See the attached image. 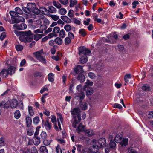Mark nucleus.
I'll use <instances>...</instances> for the list:
<instances>
[{"mask_svg":"<svg viewBox=\"0 0 153 153\" xmlns=\"http://www.w3.org/2000/svg\"><path fill=\"white\" fill-rule=\"evenodd\" d=\"M49 85H46L44 86L40 90V92L41 94H42L43 92L46 91L48 90V87Z\"/></svg>","mask_w":153,"mask_h":153,"instance_id":"ea45409f","label":"nucleus"},{"mask_svg":"<svg viewBox=\"0 0 153 153\" xmlns=\"http://www.w3.org/2000/svg\"><path fill=\"white\" fill-rule=\"evenodd\" d=\"M78 79L80 81V82H83L85 79V77L82 74L79 75L78 77Z\"/></svg>","mask_w":153,"mask_h":153,"instance_id":"c756f323","label":"nucleus"},{"mask_svg":"<svg viewBox=\"0 0 153 153\" xmlns=\"http://www.w3.org/2000/svg\"><path fill=\"white\" fill-rule=\"evenodd\" d=\"M47 36L49 38H51L53 37H56L57 36V35L56 34L52 33H51L49 34Z\"/></svg>","mask_w":153,"mask_h":153,"instance_id":"338daca9","label":"nucleus"},{"mask_svg":"<svg viewBox=\"0 0 153 153\" xmlns=\"http://www.w3.org/2000/svg\"><path fill=\"white\" fill-rule=\"evenodd\" d=\"M57 24H59L61 27H63V25L64 24V22L61 19H59L57 22Z\"/></svg>","mask_w":153,"mask_h":153,"instance_id":"4d7b16f0","label":"nucleus"},{"mask_svg":"<svg viewBox=\"0 0 153 153\" xmlns=\"http://www.w3.org/2000/svg\"><path fill=\"white\" fill-rule=\"evenodd\" d=\"M27 153H38V151L35 146H33L30 148L28 149L26 151Z\"/></svg>","mask_w":153,"mask_h":153,"instance_id":"dca6fc26","label":"nucleus"},{"mask_svg":"<svg viewBox=\"0 0 153 153\" xmlns=\"http://www.w3.org/2000/svg\"><path fill=\"white\" fill-rule=\"evenodd\" d=\"M15 10L16 11L17 14H19L21 15L23 13L22 10L19 7H16L15 8Z\"/></svg>","mask_w":153,"mask_h":153,"instance_id":"79ce46f5","label":"nucleus"},{"mask_svg":"<svg viewBox=\"0 0 153 153\" xmlns=\"http://www.w3.org/2000/svg\"><path fill=\"white\" fill-rule=\"evenodd\" d=\"M6 36V33L5 32H2L0 36V39L1 40H3Z\"/></svg>","mask_w":153,"mask_h":153,"instance_id":"69168bd1","label":"nucleus"},{"mask_svg":"<svg viewBox=\"0 0 153 153\" xmlns=\"http://www.w3.org/2000/svg\"><path fill=\"white\" fill-rule=\"evenodd\" d=\"M100 148L98 145H94L91 148V151L93 153H96L98 151Z\"/></svg>","mask_w":153,"mask_h":153,"instance_id":"2eb2a0df","label":"nucleus"},{"mask_svg":"<svg viewBox=\"0 0 153 153\" xmlns=\"http://www.w3.org/2000/svg\"><path fill=\"white\" fill-rule=\"evenodd\" d=\"M32 123V119L29 117H27L26 118V124L27 127H30Z\"/></svg>","mask_w":153,"mask_h":153,"instance_id":"aec40b11","label":"nucleus"},{"mask_svg":"<svg viewBox=\"0 0 153 153\" xmlns=\"http://www.w3.org/2000/svg\"><path fill=\"white\" fill-rule=\"evenodd\" d=\"M81 115H74L73 117L74 120L72 123V126L75 128H77L76 131L78 133L84 131L85 128V126L80 123L78 126L77 125L81 120Z\"/></svg>","mask_w":153,"mask_h":153,"instance_id":"f257e3e1","label":"nucleus"},{"mask_svg":"<svg viewBox=\"0 0 153 153\" xmlns=\"http://www.w3.org/2000/svg\"><path fill=\"white\" fill-rule=\"evenodd\" d=\"M88 76L91 79H94L96 76L92 72L89 73L88 74Z\"/></svg>","mask_w":153,"mask_h":153,"instance_id":"e2e57ef3","label":"nucleus"},{"mask_svg":"<svg viewBox=\"0 0 153 153\" xmlns=\"http://www.w3.org/2000/svg\"><path fill=\"white\" fill-rule=\"evenodd\" d=\"M66 12V10L64 8H61L59 10V13L61 15H64L65 14Z\"/></svg>","mask_w":153,"mask_h":153,"instance_id":"de8ad7c7","label":"nucleus"},{"mask_svg":"<svg viewBox=\"0 0 153 153\" xmlns=\"http://www.w3.org/2000/svg\"><path fill=\"white\" fill-rule=\"evenodd\" d=\"M77 1L76 0H70V6L72 7L77 3Z\"/></svg>","mask_w":153,"mask_h":153,"instance_id":"37998d69","label":"nucleus"},{"mask_svg":"<svg viewBox=\"0 0 153 153\" xmlns=\"http://www.w3.org/2000/svg\"><path fill=\"white\" fill-rule=\"evenodd\" d=\"M85 97L84 93L82 91H81L80 93L79 94L77 95L75 97V98L77 99L78 100L79 99L81 100L83 99Z\"/></svg>","mask_w":153,"mask_h":153,"instance_id":"a211bd4d","label":"nucleus"},{"mask_svg":"<svg viewBox=\"0 0 153 153\" xmlns=\"http://www.w3.org/2000/svg\"><path fill=\"white\" fill-rule=\"evenodd\" d=\"M34 131L33 128L30 127L27 130V134L29 135H32L33 134Z\"/></svg>","mask_w":153,"mask_h":153,"instance_id":"49530a36","label":"nucleus"},{"mask_svg":"<svg viewBox=\"0 0 153 153\" xmlns=\"http://www.w3.org/2000/svg\"><path fill=\"white\" fill-rule=\"evenodd\" d=\"M44 140L43 141V144L46 146H48L50 145L51 140H48L47 139H44Z\"/></svg>","mask_w":153,"mask_h":153,"instance_id":"8fccbe9b","label":"nucleus"},{"mask_svg":"<svg viewBox=\"0 0 153 153\" xmlns=\"http://www.w3.org/2000/svg\"><path fill=\"white\" fill-rule=\"evenodd\" d=\"M48 11L51 13H55L56 12V10L52 6H50L48 7Z\"/></svg>","mask_w":153,"mask_h":153,"instance_id":"2f4dec72","label":"nucleus"},{"mask_svg":"<svg viewBox=\"0 0 153 153\" xmlns=\"http://www.w3.org/2000/svg\"><path fill=\"white\" fill-rule=\"evenodd\" d=\"M86 85H85V88H86V86H92L93 85V83L92 82H90L89 80H87L86 82Z\"/></svg>","mask_w":153,"mask_h":153,"instance_id":"bf43d9fd","label":"nucleus"},{"mask_svg":"<svg viewBox=\"0 0 153 153\" xmlns=\"http://www.w3.org/2000/svg\"><path fill=\"white\" fill-rule=\"evenodd\" d=\"M24 21V18L21 16H18L16 18H13L12 19V23H19Z\"/></svg>","mask_w":153,"mask_h":153,"instance_id":"6e6552de","label":"nucleus"},{"mask_svg":"<svg viewBox=\"0 0 153 153\" xmlns=\"http://www.w3.org/2000/svg\"><path fill=\"white\" fill-rule=\"evenodd\" d=\"M80 107L83 110H85L87 108V103L86 102H83L82 101H81L80 103Z\"/></svg>","mask_w":153,"mask_h":153,"instance_id":"393cba45","label":"nucleus"},{"mask_svg":"<svg viewBox=\"0 0 153 153\" xmlns=\"http://www.w3.org/2000/svg\"><path fill=\"white\" fill-rule=\"evenodd\" d=\"M13 27L20 30H23L27 28V25L24 23H22L20 25L16 24L13 25Z\"/></svg>","mask_w":153,"mask_h":153,"instance_id":"1a4fd4ad","label":"nucleus"},{"mask_svg":"<svg viewBox=\"0 0 153 153\" xmlns=\"http://www.w3.org/2000/svg\"><path fill=\"white\" fill-rule=\"evenodd\" d=\"M128 139L127 138H122L121 141L120 142V144L122 147L126 146L128 144Z\"/></svg>","mask_w":153,"mask_h":153,"instance_id":"ddd939ff","label":"nucleus"},{"mask_svg":"<svg viewBox=\"0 0 153 153\" xmlns=\"http://www.w3.org/2000/svg\"><path fill=\"white\" fill-rule=\"evenodd\" d=\"M76 89L79 92H81L82 90V87L81 85H78L76 87Z\"/></svg>","mask_w":153,"mask_h":153,"instance_id":"774afa93","label":"nucleus"},{"mask_svg":"<svg viewBox=\"0 0 153 153\" xmlns=\"http://www.w3.org/2000/svg\"><path fill=\"white\" fill-rule=\"evenodd\" d=\"M50 16L55 21H57L59 18V16L56 15H50Z\"/></svg>","mask_w":153,"mask_h":153,"instance_id":"58836bf2","label":"nucleus"},{"mask_svg":"<svg viewBox=\"0 0 153 153\" xmlns=\"http://www.w3.org/2000/svg\"><path fill=\"white\" fill-rule=\"evenodd\" d=\"M27 6L29 7H31V8L30 9L33 13L36 14H38L40 13V9L39 10L38 8L35 7V4L31 3H28L27 4Z\"/></svg>","mask_w":153,"mask_h":153,"instance_id":"39448f33","label":"nucleus"},{"mask_svg":"<svg viewBox=\"0 0 153 153\" xmlns=\"http://www.w3.org/2000/svg\"><path fill=\"white\" fill-rule=\"evenodd\" d=\"M55 42L58 45H60L62 43V40L60 38L57 37L55 39Z\"/></svg>","mask_w":153,"mask_h":153,"instance_id":"473e14b6","label":"nucleus"},{"mask_svg":"<svg viewBox=\"0 0 153 153\" xmlns=\"http://www.w3.org/2000/svg\"><path fill=\"white\" fill-rule=\"evenodd\" d=\"M39 150L41 153H48V151L46 146H42L40 147Z\"/></svg>","mask_w":153,"mask_h":153,"instance_id":"5701e85b","label":"nucleus"},{"mask_svg":"<svg viewBox=\"0 0 153 153\" xmlns=\"http://www.w3.org/2000/svg\"><path fill=\"white\" fill-rule=\"evenodd\" d=\"M15 68L13 66H10L8 69L7 71L9 74L12 75L15 73Z\"/></svg>","mask_w":153,"mask_h":153,"instance_id":"4be33fe9","label":"nucleus"},{"mask_svg":"<svg viewBox=\"0 0 153 153\" xmlns=\"http://www.w3.org/2000/svg\"><path fill=\"white\" fill-rule=\"evenodd\" d=\"M15 48L17 51H21L23 49V46L19 44L16 45Z\"/></svg>","mask_w":153,"mask_h":153,"instance_id":"a18cd8bd","label":"nucleus"},{"mask_svg":"<svg viewBox=\"0 0 153 153\" xmlns=\"http://www.w3.org/2000/svg\"><path fill=\"white\" fill-rule=\"evenodd\" d=\"M28 112L30 115H33L34 114V112L32 109V107L31 106L28 107Z\"/></svg>","mask_w":153,"mask_h":153,"instance_id":"680f3d73","label":"nucleus"},{"mask_svg":"<svg viewBox=\"0 0 153 153\" xmlns=\"http://www.w3.org/2000/svg\"><path fill=\"white\" fill-rule=\"evenodd\" d=\"M79 34H81L82 36L83 37L87 35L85 31V30L83 29H80L79 30Z\"/></svg>","mask_w":153,"mask_h":153,"instance_id":"c03bdc74","label":"nucleus"},{"mask_svg":"<svg viewBox=\"0 0 153 153\" xmlns=\"http://www.w3.org/2000/svg\"><path fill=\"white\" fill-rule=\"evenodd\" d=\"M81 56V57L80 58V62L82 64L86 63L88 60L87 56Z\"/></svg>","mask_w":153,"mask_h":153,"instance_id":"7c9ffc66","label":"nucleus"},{"mask_svg":"<svg viewBox=\"0 0 153 153\" xmlns=\"http://www.w3.org/2000/svg\"><path fill=\"white\" fill-rule=\"evenodd\" d=\"M142 89L144 91H149L150 90V87L148 85H144L142 87Z\"/></svg>","mask_w":153,"mask_h":153,"instance_id":"a19ab883","label":"nucleus"},{"mask_svg":"<svg viewBox=\"0 0 153 153\" xmlns=\"http://www.w3.org/2000/svg\"><path fill=\"white\" fill-rule=\"evenodd\" d=\"M48 80L50 82H52L54 80V75L52 73L49 74L48 75Z\"/></svg>","mask_w":153,"mask_h":153,"instance_id":"bb28decb","label":"nucleus"},{"mask_svg":"<svg viewBox=\"0 0 153 153\" xmlns=\"http://www.w3.org/2000/svg\"><path fill=\"white\" fill-rule=\"evenodd\" d=\"M60 31V28L58 27H55L53 30V32L54 34H56L59 33Z\"/></svg>","mask_w":153,"mask_h":153,"instance_id":"09e8293b","label":"nucleus"},{"mask_svg":"<svg viewBox=\"0 0 153 153\" xmlns=\"http://www.w3.org/2000/svg\"><path fill=\"white\" fill-rule=\"evenodd\" d=\"M123 135L120 134H118L115 137L114 140L117 143H119L122 139Z\"/></svg>","mask_w":153,"mask_h":153,"instance_id":"4468645a","label":"nucleus"},{"mask_svg":"<svg viewBox=\"0 0 153 153\" xmlns=\"http://www.w3.org/2000/svg\"><path fill=\"white\" fill-rule=\"evenodd\" d=\"M87 95H91L93 93V89L91 88H88L86 91Z\"/></svg>","mask_w":153,"mask_h":153,"instance_id":"c9c22d12","label":"nucleus"},{"mask_svg":"<svg viewBox=\"0 0 153 153\" xmlns=\"http://www.w3.org/2000/svg\"><path fill=\"white\" fill-rule=\"evenodd\" d=\"M86 134L89 136H91L94 134V132L92 130L88 129L85 131Z\"/></svg>","mask_w":153,"mask_h":153,"instance_id":"4c0bfd02","label":"nucleus"},{"mask_svg":"<svg viewBox=\"0 0 153 153\" xmlns=\"http://www.w3.org/2000/svg\"><path fill=\"white\" fill-rule=\"evenodd\" d=\"M33 143L35 145L37 146L39 145L40 143V138L38 136L34 137Z\"/></svg>","mask_w":153,"mask_h":153,"instance_id":"f3484780","label":"nucleus"},{"mask_svg":"<svg viewBox=\"0 0 153 153\" xmlns=\"http://www.w3.org/2000/svg\"><path fill=\"white\" fill-rule=\"evenodd\" d=\"M8 104L7 103V102L6 101L4 100H3L1 101L0 103V106L2 107H8L9 106L7 105Z\"/></svg>","mask_w":153,"mask_h":153,"instance_id":"f704fd0d","label":"nucleus"},{"mask_svg":"<svg viewBox=\"0 0 153 153\" xmlns=\"http://www.w3.org/2000/svg\"><path fill=\"white\" fill-rule=\"evenodd\" d=\"M98 145L100 148L105 146L106 145V139L103 138L100 139L98 140Z\"/></svg>","mask_w":153,"mask_h":153,"instance_id":"0eeeda50","label":"nucleus"},{"mask_svg":"<svg viewBox=\"0 0 153 153\" xmlns=\"http://www.w3.org/2000/svg\"><path fill=\"white\" fill-rule=\"evenodd\" d=\"M8 104H9L10 106L12 108H16L18 105V102L15 99H12L11 101L7 102Z\"/></svg>","mask_w":153,"mask_h":153,"instance_id":"423d86ee","label":"nucleus"},{"mask_svg":"<svg viewBox=\"0 0 153 153\" xmlns=\"http://www.w3.org/2000/svg\"><path fill=\"white\" fill-rule=\"evenodd\" d=\"M39 120L38 117H35L33 119V122L34 124H37L39 122Z\"/></svg>","mask_w":153,"mask_h":153,"instance_id":"052dcab7","label":"nucleus"},{"mask_svg":"<svg viewBox=\"0 0 153 153\" xmlns=\"http://www.w3.org/2000/svg\"><path fill=\"white\" fill-rule=\"evenodd\" d=\"M68 37H69L71 39H73L74 38V35L71 32H69L68 33Z\"/></svg>","mask_w":153,"mask_h":153,"instance_id":"13d9d810","label":"nucleus"},{"mask_svg":"<svg viewBox=\"0 0 153 153\" xmlns=\"http://www.w3.org/2000/svg\"><path fill=\"white\" fill-rule=\"evenodd\" d=\"M58 123V126L60 130H61V123H62L63 120V118L62 115H59L58 118H57Z\"/></svg>","mask_w":153,"mask_h":153,"instance_id":"6ab92c4d","label":"nucleus"},{"mask_svg":"<svg viewBox=\"0 0 153 153\" xmlns=\"http://www.w3.org/2000/svg\"><path fill=\"white\" fill-rule=\"evenodd\" d=\"M9 74L7 70L5 69H3L0 73V75L3 78H6Z\"/></svg>","mask_w":153,"mask_h":153,"instance_id":"9b49d317","label":"nucleus"},{"mask_svg":"<svg viewBox=\"0 0 153 153\" xmlns=\"http://www.w3.org/2000/svg\"><path fill=\"white\" fill-rule=\"evenodd\" d=\"M76 73H82L83 72L82 67L81 65H78L74 70Z\"/></svg>","mask_w":153,"mask_h":153,"instance_id":"412c9836","label":"nucleus"},{"mask_svg":"<svg viewBox=\"0 0 153 153\" xmlns=\"http://www.w3.org/2000/svg\"><path fill=\"white\" fill-rule=\"evenodd\" d=\"M33 54L37 59L39 61L44 64L46 63V59L45 57L43 56L44 53L42 50L34 53Z\"/></svg>","mask_w":153,"mask_h":153,"instance_id":"7ed1b4c3","label":"nucleus"},{"mask_svg":"<svg viewBox=\"0 0 153 153\" xmlns=\"http://www.w3.org/2000/svg\"><path fill=\"white\" fill-rule=\"evenodd\" d=\"M111 148H114L116 146V144L113 140H111L109 144Z\"/></svg>","mask_w":153,"mask_h":153,"instance_id":"5fc2aeb1","label":"nucleus"},{"mask_svg":"<svg viewBox=\"0 0 153 153\" xmlns=\"http://www.w3.org/2000/svg\"><path fill=\"white\" fill-rule=\"evenodd\" d=\"M22 7V10L25 13L29 14L30 13V10H31L30 8H31V7Z\"/></svg>","mask_w":153,"mask_h":153,"instance_id":"cd10ccee","label":"nucleus"},{"mask_svg":"<svg viewBox=\"0 0 153 153\" xmlns=\"http://www.w3.org/2000/svg\"><path fill=\"white\" fill-rule=\"evenodd\" d=\"M41 138L43 139H45L47 136V134L45 132L42 131L40 134Z\"/></svg>","mask_w":153,"mask_h":153,"instance_id":"3c124183","label":"nucleus"},{"mask_svg":"<svg viewBox=\"0 0 153 153\" xmlns=\"http://www.w3.org/2000/svg\"><path fill=\"white\" fill-rule=\"evenodd\" d=\"M65 33L63 29H62L59 33V36L61 38H64L65 36Z\"/></svg>","mask_w":153,"mask_h":153,"instance_id":"b1692460","label":"nucleus"},{"mask_svg":"<svg viewBox=\"0 0 153 153\" xmlns=\"http://www.w3.org/2000/svg\"><path fill=\"white\" fill-rule=\"evenodd\" d=\"M23 34L19 37L20 40L22 42H30L33 39L32 34L30 30L23 32Z\"/></svg>","mask_w":153,"mask_h":153,"instance_id":"f03ea898","label":"nucleus"},{"mask_svg":"<svg viewBox=\"0 0 153 153\" xmlns=\"http://www.w3.org/2000/svg\"><path fill=\"white\" fill-rule=\"evenodd\" d=\"M44 126L47 131H50L52 128V125L51 122L46 120L44 124Z\"/></svg>","mask_w":153,"mask_h":153,"instance_id":"9d476101","label":"nucleus"},{"mask_svg":"<svg viewBox=\"0 0 153 153\" xmlns=\"http://www.w3.org/2000/svg\"><path fill=\"white\" fill-rule=\"evenodd\" d=\"M53 5L58 8H60L61 7V5L60 3L54 1L53 3Z\"/></svg>","mask_w":153,"mask_h":153,"instance_id":"603ef678","label":"nucleus"},{"mask_svg":"<svg viewBox=\"0 0 153 153\" xmlns=\"http://www.w3.org/2000/svg\"><path fill=\"white\" fill-rule=\"evenodd\" d=\"M79 54L80 56H82V54L85 55H89L91 53L90 51L86 48L84 46L80 47L79 48Z\"/></svg>","mask_w":153,"mask_h":153,"instance_id":"20e7f679","label":"nucleus"},{"mask_svg":"<svg viewBox=\"0 0 153 153\" xmlns=\"http://www.w3.org/2000/svg\"><path fill=\"white\" fill-rule=\"evenodd\" d=\"M61 18L63 21L67 23H70L71 22V19L67 16H61Z\"/></svg>","mask_w":153,"mask_h":153,"instance_id":"a878e982","label":"nucleus"},{"mask_svg":"<svg viewBox=\"0 0 153 153\" xmlns=\"http://www.w3.org/2000/svg\"><path fill=\"white\" fill-rule=\"evenodd\" d=\"M113 107L115 108H117L119 109H121L122 108V106L121 105L118 103L114 104L113 105Z\"/></svg>","mask_w":153,"mask_h":153,"instance_id":"0e129e2a","label":"nucleus"},{"mask_svg":"<svg viewBox=\"0 0 153 153\" xmlns=\"http://www.w3.org/2000/svg\"><path fill=\"white\" fill-rule=\"evenodd\" d=\"M40 11L44 14L47 13L48 10H47L45 7H40Z\"/></svg>","mask_w":153,"mask_h":153,"instance_id":"e433bc0d","label":"nucleus"},{"mask_svg":"<svg viewBox=\"0 0 153 153\" xmlns=\"http://www.w3.org/2000/svg\"><path fill=\"white\" fill-rule=\"evenodd\" d=\"M9 13L11 16L13 17H16L18 16V15L16 11H11Z\"/></svg>","mask_w":153,"mask_h":153,"instance_id":"864d4df0","label":"nucleus"},{"mask_svg":"<svg viewBox=\"0 0 153 153\" xmlns=\"http://www.w3.org/2000/svg\"><path fill=\"white\" fill-rule=\"evenodd\" d=\"M71 39L68 37H66L65 39V45H67L71 43Z\"/></svg>","mask_w":153,"mask_h":153,"instance_id":"6e6d98bb","label":"nucleus"},{"mask_svg":"<svg viewBox=\"0 0 153 153\" xmlns=\"http://www.w3.org/2000/svg\"><path fill=\"white\" fill-rule=\"evenodd\" d=\"M71 112L72 115H79L80 110L79 108H76L71 109Z\"/></svg>","mask_w":153,"mask_h":153,"instance_id":"f8f14e48","label":"nucleus"},{"mask_svg":"<svg viewBox=\"0 0 153 153\" xmlns=\"http://www.w3.org/2000/svg\"><path fill=\"white\" fill-rule=\"evenodd\" d=\"M43 36V35L42 34H36L34 35L33 36V39L37 41L41 38Z\"/></svg>","mask_w":153,"mask_h":153,"instance_id":"c85d7f7f","label":"nucleus"},{"mask_svg":"<svg viewBox=\"0 0 153 153\" xmlns=\"http://www.w3.org/2000/svg\"><path fill=\"white\" fill-rule=\"evenodd\" d=\"M64 29L67 32H69L71 30V26L68 24H66L64 26Z\"/></svg>","mask_w":153,"mask_h":153,"instance_id":"72a5a7b5","label":"nucleus"}]
</instances>
